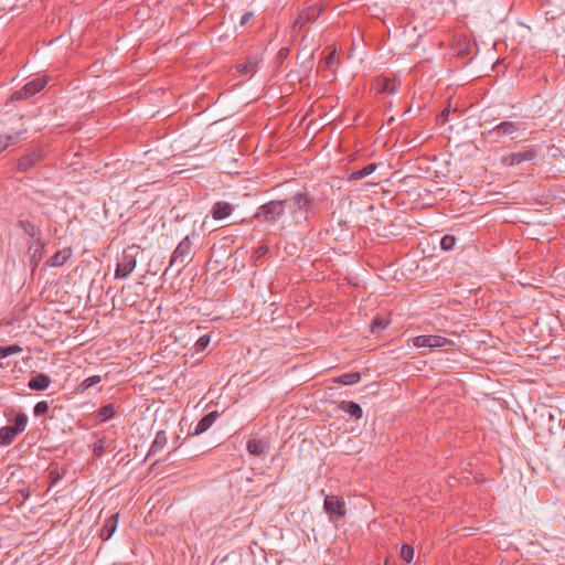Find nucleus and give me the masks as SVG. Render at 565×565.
<instances>
[{
	"label": "nucleus",
	"instance_id": "c9c22d12",
	"mask_svg": "<svg viewBox=\"0 0 565 565\" xmlns=\"http://www.w3.org/2000/svg\"><path fill=\"white\" fill-rule=\"evenodd\" d=\"M387 326V321L384 319L375 318L372 322V331H375L376 328H385Z\"/></svg>",
	"mask_w": 565,
	"mask_h": 565
},
{
	"label": "nucleus",
	"instance_id": "f03ea898",
	"mask_svg": "<svg viewBox=\"0 0 565 565\" xmlns=\"http://www.w3.org/2000/svg\"><path fill=\"white\" fill-rule=\"evenodd\" d=\"M284 211L282 201H270L257 210L255 217L260 222L274 223L281 216Z\"/></svg>",
	"mask_w": 565,
	"mask_h": 565
},
{
	"label": "nucleus",
	"instance_id": "5701e85b",
	"mask_svg": "<svg viewBox=\"0 0 565 565\" xmlns=\"http://www.w3.org/2000/svg\"><path fill=\"white\" fill-rule=\"evenodd\" d=\"M115 414H116L115 405L107 404V405L100 407V409L97 413V418L100 422H107V420L111 419L115 416Z\"/></svg>",
	"mask_w": 565,
	"mask_h": 565
},
{
	"label": "nucleus",
	"instance_id": "a878e982",
	"mask_svg": "<svg viewBox=\"0 0 565 565\" xmlns=\"http://www.w3.org/2000/svg\"><path fill=\"white\" fill-rule=\"evenodd\" d=\"M21 136V132L12 135L0 136V152L7 149L10 145L14 143Z\"/></svg>",
	"mask_w": 565,
	"mask_h": 565
},
{
	"label": "nucleus",
	"instance_id": "f3484780",
	"mask_svg": "<svg viewBox=\"0 0 565 565\" xmlns=\"http://www.w3.org/2000/svg\"><path fill=\"white\" fill-rule=\"evenodd\" d=\"M247 451L253 456H265L268 451V445L260 439H250L247 443Z\"/></svg>",
	"mask_w": 565,
	"mask_h": 565
},
{
	"label": "nucleus",
	"instance_id": "393cba45",
	"mask_svg": "<svg viewBox=\"0 0 565 565\" xmlns=\"http://www.w3.org/2000/svg\"><path fill=\"white\" fill-rule=\"evenodd\" d=\"M28 416L24 413H19L14 419V425L11 428L19 435L26 428Z\"/></svg>",
	"mask_w": 565,
	"mask_h": 565
},
{
	"label": "nucleus",
	"instance_id": "ea45409f",
	"mask_svg": "<svg viewBox=\"0 0 565 565\" xmlns=\"http://www.w3.org/2000/svg\"><path fill=\"white\" fill-rule=\"evenodd\" d=\"M332 57H333V53L329 55V58L327 61V63L329 64L330 62H332Z\"/></svg>",
	"mask_w": 565,
	"mask_h": 565
},
{
	"label": "nucleus",
	"instance_id": "2eb2a0df",
	"mask_svg": "<svg viewBox=\"0 0 565 565\" xmlns=\"http://www.w3.org/2000/svg\"><path fill=\"white\" fill-rule=\"evenodd\" d=\"M521 129V124L514 121H502L493 128V132L499 136L513 135Z\"/></svg>",
	"mask_w": 565,
	"mask_h": 565
},
{
	"label": "nucleus",
	"instance_id": "423d86ee",
	"mask_svg": "<svg viewBox=\"0 0 565 565\" xmlns=\"http://www.w3.org/2000/svg\"><path fill=\"white\" fill-rule=\"evenodd\" d=\"M136 256L129 252H125L119 258L116 270L115 278L116 279H125L127 278L136 268Z\"/></svg>",
	"mask_w": 565,
	"mask_h": 565
},
{
	"label": "nucleus",
	"instance_id": "4be33fe9",
	"mask_svg": "<svg viewBox=\"0 0 565 565\" xmlns=\"http://www.w3.org/2000/svg\"><path fill=\"white\" fill-rule=\"evenodd\" d=\"M361 381V374L359 372H351L342 374L334 379L335 383L342 384V385H353Z\"/></svg>",
	"mask_w": 565,
	"mask_h": 565
},
{
	"label": "nucleus",
	"instance_id": "dca6fc26",
	"mask_svg": "<svg viewBox=\"0 0 565 565\" xmlns=\"http://www.w3.org/2000/svg\"><path fill=\"white\" fill-rule=\"evenodd\" d=\"M535 156H536V152L533 149L520 151V152L511 153L509 159H507V162L510 166H514V164H519L523 161H531L535 158Z\"/></svg>",
	"mask_w": 565,
	"mask_h": 565
},
{
	"label": "nucleus",
	"instance_id": "7ed1b4c3",
	"mask_svg": "<svg viewBox=\"0 0 565 565\" xmlns=\"http://www.w3.org/2000/svg\"><path fill=\"white\" fill-rule=\"evenodd\" d=\"M49 83L46 76H40L28 82L20 90L12 94L13 100H23L40 93Z\"/></svg>",
	"mask_w": 565,
	"mask_h": 565
},
{
	"label": "nucleus",
	"instance_id": "0eeeda50",
	"mask_svg": "<svg viewBox=\"0 0 565 565\" xmlns=\"http://www.w3.org/2000/svg\"><path fill=\"white\" fill-rule=\"evenodd\" d=\"M191 252V243L188 237L179 243L177 248L171 255L170 267L179 265L183 267L185 259L189 257Z\"/></svg>",
	"mask_w": 565,
	"mask_h": 565
},
{
	"label": "nucleus",
	"instance_id": "39448f33",
	"mask_svg": "<svg viewBox=\"0 0 565 565\" xmlns=\"http://www.w3.org/2000/svg\"><path fill=\"white\" fill-rule=\"evenodd\" d=\"M413 345L416 348H429L437 349L449 345L451 343L447 338L435 335V334H425L414 337L412 339Z\"/></svg>",
	"mask_w": 565,
	"mask_h": 565
},
{
	"label": "nucleus",
	"instance_id": "a211bd4d",
	"mask_svg": "<svg viewBox=\"0 0 565 565\" xmlns=\"http://www.w3.org/2000/svg\"><path fill=\"white\" fill-rule=\"evenodd\" d=\"M339 408L356 419H360L363 415L361 406L352 401H342L339 404Z\"/></svg>",
	"mask_w": 565,
	"mask_h": 565
},
{
	"label": "nucleus",
	"instance_id": "6e6552de",
	"mask_svg": "<svg viewBox=\"0 0 565 565\" xmlns=\"http://www.w3.org/2000/svg\"><path fill=\"white\" fill-rule=\"evenodd\" d=\"M322 8L318 4H312L301 11L298 19L295 22V26L300 29L308 22L315 21L320 17Z\"/></svg>",
	"mask_w": 565,
	"mask_h": 565
},
{
	"label": "nucleus",
	"instance_id": "aec40b11",
	"mask_svg": "<svg viewBox=\"0 0 565 565\" xmlns=\"http://www.w3.org/2000/svg\"><path fill=\"white\" fill-rule=\"evenodd\" d=\"M167 435L163 430H160L156 434V437L150 446V449H149V455H156L158 454L159 451H161L164 446L167 445Z\"/></svg>",
	"mask_w": 565,
	"mask_h": 565
},
{
	"label": "nucleus",
	"instance_id": "58836bf2",
	"mask_svg": "<svg viewBox=\"0 0 565 565\" xmlns=\"http://www.w3.org/2000/svg\"><path fill=\"white\" fill-rule=\"evenodd\" d=\"M102 450H103V447H98V448L96 447L95 448V454L96 455H100Z\"/></svg>",
	"mask_w": 565,
	"mask_h": 565
},
{
	"label": "nucleus",
	"instance_id": "c756f323",
	"mask_svg": "<svg viewBox=\"0 0 565 565\" xmlns=\"http://www.w3.org/2000/svg\"><path fill=\"white\" fill-rule=\"evenodd\" d=\"M456 245V238L452 235H445L440 239V246L444 250H451Z\"/></svg>",
	"mask_w": 565,
	"mask_h": 565
},
{
	"label": "nucleus",
	"instance_id": "473e14b6",
	"mask_svg": "<svg viewBox=\"0 0 565 565\" xmlns=\"http://www.w3.org/2000/svg\"><path fill=\"white\" fill-rule=\"evenodd\" d=\"M210 341H211L210 334H204V335L200 337L195 343L196 351H203L210 344Z\"/></svg>",
	"mask_w": 565,
	"mask_h": 565
},
{
	"label": "nucleus",
	"instance_id": "9b49d317",
	"mask_svg": "<svg viewBox=\"0 0 565 565\" xmlns=\"http://www.w3.org/2000/svg\"><path fill=\"white\" fill-rule=\"evenodd\" d=\"M118 513L110 515L105 520L103 527L100 529L99 536L103 541H108L117 530Z\"/></svg>",
	"mask_w": 565,
	"mask_h": 565
},
{
	"label": "nucleus",
	"instance_id": "cd10ccee",
	"mask_svg": "<svg viewBox=\"0 0 565 565\" xmlns=\"http://www.w3.org/2000/svg\"><path fill=\"white\" fill-rule=\"evenodd\" d=\"M20 352H22V348L18 344L0 347V359L7 358L12 354H18Z\"/></svg>",
	"mask_w": 565,
	"mask_h": 565
},
{
	"label": "nucleus",
	"instance_id": "ddd939ff",
	"mask_svg": "<svg viewBox=\"0 0 565 565\" xmlns=\"http://www.w3.org/2000/svg\"><path fill=\"white\" fill-rule=\"evenodd\" d=\"M50 384H51L50 376L44 373H39L35 376L30 379L28 386L30 390H33V391H44L50 386Z\"/></svg>",
	"mask_w": 565,
	"mask_h": 565
},
{
	"label": "nucleus",
	"instance_id": "bb28decb",
	"mask_svg": "<svg viewBox=\"0 0 565 565\" xmlns=\"http://www.w3.org/2000/svg\"><path fill=\"white\" fill-rule=\"evenodd\" d=\"M102 381V377L99 375H93V376H89L87 379H85L79 385H78V391L81 392H84L90 387H93L94 385L100 383Z\"/></svg>",
	"mask_w": 565,
	"mask_h": 565
},
{
	"label": "nucleus",
	"instance_id": "1a4fd4ad",
	"mask_svg": "<svg viewBox=\"0 0 565 565\" xmlns=\"http://www.w3.org/2000/svg\"><path fill=\"white\" fill-rule=\"evenodd\" d=\"M43 158V153L41 150H34L23 157H21L18 161V170L22 172H26L32 169L38 162H40Z\"/></svg>",
	"mask_w": 565,
	"mask_h": 565
},
{
	"label": "nucleus",
	"instance_id": "20e7f679",
	"mask_svg": "<svg viewBox=\"0 0 565 565\" xmlns=\"http://www.w3.org/2000/svg\"><path fill=\"white\" fill-rule=\"evenodd\" d=\"M323 509L332 522H337L345 515V503L337 495H327L324 498Z\"/></svg>",
	"mask_w": 565,
	"mask_h": 565
},
{
	"label": "nucleus",
	"instance_id": "9d476101",
	"mask_svg": "<svg viewBox=\"0 0 565 565\" xmlns=\"http://www.w3.org/2000/svg\"><path fill=\"white\" fill-rule=\"evenodd\" d=\"M233 210V205L228 202L218 201L213 204L211 215L214 220L221 221L228 217Z\"/></svg>",
	"mask_w": 565,
	"mask_h": 565
},
{
	"label": "nucleus",
	"instance_id": "7c9ffc66",
	"mask_svg": "<svg viewBox=\"0 0 565 565\" xmlns=\"http://www.w3.org/2000/svg\"><path fill=\"white\" fill-rule=\"evenodd\" d=\"M21 226L23 231L30 235L31 237H35L40 234L39 228H36L31 222L29 221H21Z\"/></svg>",
	"mask_w": 565,
	"mask_h": 565
},
{
	"label": "nucleus",
	"instance_id": "72a5a7b5",
	"mask_svg": "<svg viewBox=\"0 0 565 565\" xmlns=\"http://www.w3.org/2000/svg\"><path fill=\"white\" fill-rule=\"evenodd\" d=\"M237 68L244 75L254 74V72H255V63L248 62V63H245V64H239L237 66Z\"/></svg>",
	"mask_w": 565,
	"mask_h": 565
},
{
	"label": "nucleus",
	"instance_id": "412c9836",
	"mask_svg": "<svg viewBox=\"0 0 565 565\" xmlns=\"http://www.w3.org/2000/svg\"><path fill=\"white\" fill-rule=\"evenodd\" d=\"M17 433L11 428V426H3L0 428V447L9 446L13 443L17 437Z\"/></svg>",
	"mask_w": 565,
	"mask_h": 565
},
{
	"label": "nucleus",
	"instance_id": "f704fd0d",
	"mask_svg": "<svg viewBox=\"0 0 565 565\" xmlns=\"http://www.w3.org/2000/svg\"><path fill=\"white\" fill-rule=\"evenodd\" d=\"M254 18V12L252 11H247L245 12L242 18H241V21H239V24L242 26H245L252 19Z\"/></svg>",
	"mask_w": 565,
	"mask_h": 565
},
{
	"label": "nucleus",
	"instance_id": "4468645a",
	"mask_svg": "<svg viewBox=\"0 0 565 565\" xmlns=\"http://www.w3.org/2000/svg\"><path fill=\"white\" fill-rule=\"evenodd\" d=\"M218 417L217 412H211L206 414L195 426L193 430V435H200L206 431L216 420Z\"/></svg>",
	"mask_w": 565,
	"mask_h": 565
},
{
	"label": "nucleus",
	"instance_id": "e433bc0d",
	"mask_svg": "<svg viewBox=\"0 0 565 565\" xmlns=\"http://www.w3.org/2000/svg\"><path fill=\"white\" fill-rule=\"evenodd\" d=\"M256 257L257 258H260V257H264L266 256L268 253H269V248L267 246H259L257 249H256Z\"/></svg>",
	"mask_w": 565,
	"mask_h": 565
},
{
	"label": "nucleus",
	"instance_id": "2f4dec72",
	"mask_svg": "<svg viewBox=\"0 0 565 565\" xmlns=\"http://www.w3.org/2000/svg\"><path fill=\"white\" fill-rule=\"evenodd\" d=\"M49 411V404L46 401H41L35 404L33 408L34 416H42Z\"/></svg>",
	"mask_w": 565,
	"mask_h": 565
},
{
	"label": "nucleus",
	"instance_id": "4c0bfd02",
	"mask_svg": "<svg viewBox=\"0 0 565 565\" xmlns=\"http://www.w3.org/2000/svg\"><path fill=\"white\" fill-rule=\"evenodd\" d=\"M449 114H450V108H445V109L441 111V114H440V116H439V118H438V119H439V120H441V122L444 124V122H446V121H447Z\"/></svg>",
	"mask_w": 565,
	"mask_h": 565
},
{
	"label": "nucleus",
	"instance_id": "c85d7f7f",
	"mask_svg": "<svg viewBox=\"0 0 565 565\" xmlns=\"http://www.w3.org/2000/svg\"><path fill=\"white\" fill-rule=\"evenodd\" d=\"M399 555L406 563L409 564L414 558V548L408 544H404L401 548Z\"/></svg>",
	"mask_w": 565,
	"mask_h": 565
},
{
	"label": "nucleus",
	"instance_id": "b1692460",
	"mask_svg": "<svg viewBox=\"0 0 565 565\" xmlns=\"http://www.w3.org/2000/svg\"><path fill=\"white\" fill-rule=\"evenodd\" d=\"M375 170H376V164L370 163L360 170L353 171L350 175V180L363 179V178L372 174Z\"/></svg>",
	"mask_w": 565,
	"mask_h": 565
},
{
	"label": "nucleus",
	"instance_id": "6ab92c4d",
	"mask_svg": "<svg viewBox=\"0 0 565 565\" xmlns=\"http://www.w3.org/2000/svg\"><path fill=\"white\" fill-rule=\"evenodd\" d=\"M72 250L70 248H65L63 250L56 252L47 262V266L58 267L66 263V260L71 257Z\"/></svg>",
	"mask_w": 565,
	"mask_h": 565
},
{
	"label": "nucleus",
	"instance_id": "f257e3e1",
	"mask_svg": "<svg viewBox=\"0 0 565 565\" xmlns=\"http://www.w3.org/2000/svg\"><path fill=\"white\" fill-rule=\"evenodd\" d=\"M282 202L285 209L291 213L296 223H302L307 220L311 211V200L306 193H296Z\"/></svg>",
	"mask_w": 565,
	"mask_h": 565
},
{
	"label": "nucleus",
	"instance_id": "f8f14e48",
	"mask_svg": "<svg viewBox=\"0 0 565 565\" xmlns=\"http://www.w3.org/2000/svg\"><path fill=\"white\" fill-rule=\"evenodd\" d=\"M44 243L41 241H35L29 246L30 253V264L33 268H35L43 257Z\"/></svg>",
	"mask_w": 565,
	"mask_h": 565
}]
</instances>
